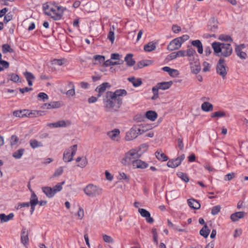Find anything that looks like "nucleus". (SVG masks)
<instances>
[{
    "label": "nucleus",
    "instance_id": "nucleus-1",
    "mask_svg": "<svg viewBox=\"0 0 248 248\" xmlns=\"http://www.w3.org/2000/svg\"><path fill=\"white\" fill-rule=\"evenodd\" d=\"M127 93L126 91L124 89H118L114 92H107L103 99L106 110L107 111H117L123 103L121 97L126 96Z\"/></svg>",
    "mask_w": 248,
    "mask_h": 248
},
{
    "label": "nucleus",
    "instance_id": "nucleus-2",
    "mask_svg": "<svg viewBox=\"0 0 248 248\" xmlns=\"http://www.w3.org/2000/svg\"><path fill=\"white\" fill-rule=\"evenodd\" d=\"M42 8L44 13L54 20L61 19L64 11L66 9L65 7L59 5L55 1H49L44 3Z\"/></svg>",
    "mask_w": 248,
    "mask_h": 248
},
{
    "label": "nucleus",
    "instance_id": "nucleus-3",
    "mask_svg": "<svg viewBox=\"0 0 248 248\" xmlns=\"http://www.w3.org/2000/svg\"><path fill=\"white\" fill-rule=\"evenodd\" d=\"M212 46L215 54L217 56L228 57L232 53V48L229 43L214 42Z\"/></svg>",
    "mask_w": 248,
    "mask_h": 248
},
{
    "label": "nucleus",
    "instance_id": "nucleus-4",
    "mask_svg": "<svg viewBox=\"0 0 248 248\" xmlns=\"http://www.w3.org/2000/svg\"><path fill=\"white\" fill-rule=\"evenodd\" d=\"M141 156V154L139 153V150L132 149L125 154L121 163L124 166L132 165L136 159L140 158Z\"/></svg>",
    "mask_w": 248,
    "mask_h": 248
},
{
    "label": "nucleus",
    "instance_id": "nucleus-5",
    "mask_svg": "<svg viewBox=\"0 0 248 248\" xmlns=\"http://www.w3.org/2000/svg\"><path fill=\"white\" fill-rule=\"evenodd\" d=\"M147 130V129L143 126H134L126 133L125 139L127 141L132 140L139 135L144 133Z\"/></svg>",
    "mask_w": 248,
    "mask_h": 248
},
{
    "label": "nucleus",
    "instance_id": "nucleus-6",
    "mask_svg": "<svg viewBox=\"0 0 248 248\" xmlns=\"http://www.w3.org/2000/svg\"><path fill=\"white\" fill-rule=\"evenodd\" d=\"M83 191L87 196L91 198H95L102 194L103 189L97 186L89 184L83 189Z\"/></svg>",
    "mask_w": 248,
    "mask_h": 248
},
{
    "label": "nucleus",
    "instance_id": "nucleus-7",
    "mask_svg": "<svg viewBox=\"0 0 248 248\" xmlns=\"http://www.w3.org/2000/svg\"><path fill=\"white\" fill-rule=\"evenodd\" d=\"M227 68L224 59L220 58L217 63L216 72L223 79L226 78L227 74Z\"/></svg>",
    "mask_w": 248,
    "mask_h": 248
},
{
    "label": "nucleus",
    "instance_id": "nucleus-8",
    "mask_svg": "<svg viewBox=\"0 0 248 248\" xmlns=\"http://www.w3.org/2000/svg\"><path fill=\"white\" fill-rule=\"evenodd\" d=\"M77 150V145H74L66 149L63 153V160L65 162H71L73 159Z\"/></svg>",
    "mask_w": 248,
    "mask_h": 248
},
{
    "label": "nucleus",
    "instance_id": "nucleus-9",
    "mask_svg": "<svg viewBox=\"0 0 248 248\" xmlns=\"http://www.w3.org/2000/svg\"><path fill=\"white\" fill-rule=\"evenodd\" d=\"M188 60L190 62L189 64L190 65L191 72L194 74L199 73L201 70L199 59L193 58V60H192L191 58H188Z\"/></svg>",
    "mask_w": 248,
    "mask_h": 248
},
{
    "label": "nucleus",
    "instance_id": "nucleus-10",
    "mask_svg": "<svg viewBox=\"0 0 248 248\" xmlns=\"http://www.w3.org/2000/svg\"><path fill=\"white\" fill-rule=\"evenodd\" d=\"M246 46L244 44L235 45V52L236 55L241 60H246L248 58L247 54L243 51Z\"/></svg>",
    "mask_w": 248,
    "mask_h": 248
},
{
    "label": "nucleus",
    "instance_id": "nucleus-11",
    "mask_svg": "<svg viewBox=\"0 0 248 248\" xmlns=\"http://www.w3.org/2000/svg\"><path fill=\"white\" fill-rule=\"evenodd\" d=\"M185 157V155L182 154L176 158L170 159L168 162L167 166L170 168H175L181 164Z\"/></svg>",
    "mask_w": 248,
    "mask_h": 248
},
{
    "label": "nucleus",
    "instance_id": "nucleus-12",
    "mask_svg": "<svg viewBox=\"0 0 248 248\" xmlns=\"http://www.w3.org/2000/svg\"><path fill=\"white\" fill-rule=\"evenodd\" d=\"M179 40L180 39L177 37L170 41L168 45V50L170 51H173L180 48L181 47L182 43Z\"/></svg>",
    "mask_w": 248,
    "mask_h": 248
},
{
    "label": "nucleus",
    "instance_id": "nucleus-13",
    "mask_svg": "<svg viewBox=\"0 0 248 248\" xmlns=\"http://www.w3.org/2000/svg\"><path fill=\"white\" fill-rule=\"evenodd\" d=\"M111 85L108 82H104L99 86H97L95 90L96 92H98L97 97H101L102 93L106 91L107 88L109 89Z\"/></svg>",
    "mask_w": 248,
    "mask_h": 248
},
{
    "label": "nucleus",
    "instance_id": "nucleus-14",
    "mask_svg": "<svg viewBox=\"0 0 248 248\" xmlns=\"http://www.w3.org/2000/svg\"><path fill=\"white\" fill-rule=\"evenodd\" d=\"M138 211L141 216L145 218L148 223H152L154 222V219L151 217V214L149 211L143 208H139Z\"/></svg>",
    "mask_w": 248,
    "mask_h": 248
},
{
    "label": "nucleus",
    "instance_id": "nucleus-15",
    "mask_svg": "<svg viewBox=\"0 0 248 248\" xmlns=\"http://www.w3.org/2000/svg\"><path fill=\"white\" fill-rule=\"evenodd\" d=\"M132 166L134 168L144 169L148 166V164L139 158L136 159V160L133 162Z\"/></svg>",
    "mask_w": 248,
    "mask_h": 248
},
{
    "label": "nucleus",
    "instance_id": "nucleus-16",
    "mask_svg": "<svg viewBox=\"0 0 248 248\" xmlns=\"http://www.w3.org/2000/svg\"><path fill=\"white\" fill-rule=\"evenodd\" d=\"M26 112L24 113L25 114L24 115V117H28L31 118H33L35 117L40 116L42 115L43 111H38V110H31L30 111L28 109H24Z\"/></svg>",
    "mask_w": 248,
    "mask_h": 248
},
{
    "label": "nucleus",
    "instance_id": "nucleus-17",
    "mask_svg": "<svg viewBox=\"0 0 248 248\" xmlns=\"http://www.w3.org/2000/svg\"><path fill=\"white\" fill-rule=\"evenodd\" d=\"M186 56V51L185 50H179L178 51L173 52L171 53L168 55L170 59L172 60L177 57H184Z\"/></svg>",
    "mask_w": 248,
    "mask_h": 248
},
{
    "label": "nucleus",
    "instance_id": "nucleus-18",
    "mask_svg": "<svg viewBox=\"0 0 248 248\" xmlns=\"http://www.w3.org/2000/svg\"><path fill=\"white\" fill-rule=\"evenodd\" d=\"M246 213L243 211L237 212L232 214L231 215V219L232 221H237L239 219L244 217Z\"/></svg>",
    "mask_w": 248,
    "mask_h": 248
},
{
    "label": "nucleus",
    "instance_id": "nucleus-19",
    "mask_svg": "<svg viewBox=\"0 0 248 248\" xmlns=\"http://www.w3.org/2000/svg\"><path fill=\"white\" fill-rule=\"evenodd\" d=\"M43 192L49 198H52L55 194L52 188L49 186H44L42 188Z\"/></svg>",
    "mask_w": 248,
    "mask_h": 248
},
{
    "label": "nucleus",
    "instance_id": "nucleus-20",
    "mask_svg": "<svg viewBox=\"0 0 248 248\" xmlns=\"http://www.w3.org/2000/svg\"><path fill=\"white\" fill-rule=\"evenodd\" d=\"M172 81L161 82L157 83V88L162 90H165L169 89L172 85Z\"/></svg>",
    "mask_w": 248,
    "mask_h": 248
},
{
    "label": "nucleus",
    "instance_id": "nucleus-21",
    "mask_svg": "<svg viewBox=\"0 0 248 248\" xmlns=\"http://www.w3.org/2000/svg\"><path fill=\"white\" fill-rule=\"evenodd\" d=\"M187 203L190 207L194 209H198L201 207L199 202L194 199L188 200Z\"/></svg>",
    "mask_w": 248,
    "mask_h": 248
},
{
    "label": "nucleus",
    "instance_id": "nucleus-22",
    "mask_svg": "<svg viewBox=\"0 0 248 248\" xmlns=\"http://www.w3.org/2000/svg\"><path fill=\"white\" fill-rule=\"evenodd\" d=\"M23 75L25 77L27 81H28L29 86L32 85V80L35 79L34 76L31 73L28 71H26L23 73Z\"/></svg>",
    "mask_w": 248,
    "mask_h": 248
},
{
    "label": "nucleus",
    "instance_id": "nucleus-23",
    "mask_svg": "<svg viewBox=\"0 0 248 248\" xmlns=\"http://www.w3.org/2000/svg\"><path fill=\"white\" fill-rule=\"evenodd\" d=\"M191 45L197 48V50L199 53L202 54L203 53V46L200 40H193L191 42Z\"/></svg>",
    "mask_w": 248,
    "mask_h": 248
},
{
    "label": "nucleus",
    "instance_id": "nucleus-24",
    "mask_svg": "<svg viewBox=\"0 0 248 248\" xmlns=\"http://www.w3.org/2000/svg\"><path fill=\"white\" fill-rule=\"evenodd\" d=\"M145 117L151 121H154L157 117V114L155 111L149 110L146 112Z\"/></svg>",
    "mask_w": 248,
    "mask_h": 248
},
{
    "label": "nucleus",
    "instance_id": "nucleus-25",
    "mask_svg": "<svg viewBox=\"0 0 248 248\" xmlns=\"http://www.w3.org/2000/svg\"><path fill=\"white\" fill-rule=\"evenodd\" d=\"M127 79L129 82L132 83L133 86L135 87H138L140 86L142 83V80L140 78H136L134 77H129Z\"/></svg>",
    "mask_w": 248,
    "mask_h": 248
},
{
    "label": "nucleus",
    "instance_id": "nucleus-26",
    "mask_svg": "<svg viewBox=\"0 0 248 248\" xmlns=\"http://www.w3.org/2000/svg\"><path fill=\"white\" fill-rule=\"evenodd\" d=\"M156 157L161 161H165L168 160V157L161 150H158L155 153Z\"/></svg>",
    "mask_w": 248,
    "mask_h": 248
},
{
    "label": "nucleus",
    "instance_id": "nucleus-27",
    "mask_svg": "<svg viewBox=\"0 0 248 248\" xmlns=\"http://www.w3.org/2000/svg\"><path fill=\"white\" fill-rule=\"evenodd\" d=\"M14 217L13 213H10L8 215H6L5 214H0V220L1 223L8 222L11 220Z\"/></svg>",
    "mask_w": 248,
    "mask_h": 248
},
{
    "label": "nucleus",
    "instance_id": "nucleus-28",
    "mask_svg": "<svg viewBox=\"0 0 248 248\" xmlns=\"http://www.w3.org/2000/svg\"><path fill=\"white\" fill-rule=\"evenodd\" d=\"M133 56L132 54L128 53L124 58V61L126 62V64L129 66H132L135 63V60L132 58Z\"/></svg>",
    "mask_w": 248,
    "mask_h": 248
},
{
    "label": "nucleus",
    "instance_id": "nucleus-29",
    "mask_svg": "<svg viewBox=\"0 0 248 248\" xmlns=\"http://www.w3.org/2000/svg\"><path fill=\"white\" fill-rule=\"evenodd\" d=\"M21 241L24 246H26L29 243L28 234L26 232V229H23L22 231Z\"/></svg>",
    "mask_w": 248,
    "mask_h": 248
},
{
    "label": "nucleus",
    "instance_id": "nucleus-30",
    "mask_svg": "<svg viewBox=\"0 0 248 248\" xmlns=\"http://www.w3.org/2000/svg\"><path fill=\"white\" fill-rule=\"evenodd\" d=\"M202 109L205 112H209L213 110V106L208 102H204L202 104Z\"/></svg>",
    "mask_w": 248,
    "mask_h": 248
},
{
    "label": "nucleus",
    "instance_id": "nucleus-31",
    "mask_svg": "<svg viewBox=\"0 0 248 248\" xmlns=\"http://www.w3.org/2000/svg\"><path fill=\"white\" fill-rule=\"evenodd\" d=\"M120 131L118 129H115L107 133V135L112 140H115L116 138L118 137Z\"/></svg>",
    "mask_w": 248,
    "mask_h": 248
},
{
    "label": "nucleus",
    "instance_id": "nucleus-32",
    "mask_svg": "<svg viewBox=\"0 0 248 248\" xmlns=\"http://www.w3.org/2000/svg\"><path fill=\"white\" fill-rule=\"evenodd\" d=\"M156 48L155 44L153 42H150L144 46V50L147 52H151Z\"/></svg>",
    "mask_w": 248,
    "mask_h": 248
},
{
    "label": "nucleus",
    "instance_id": "nucleus-33",
    "mask_svg": "<svg viewBox=\"0 0 248 248\" xmlns=\"http://www.w3.org/2000/svg\"><path fill=\"white\" fill-rule=\"evenodd\" d=\"M210 232V230L208 229L207 224H204V226L200 230V234L204 237L207 238L209 235Z\"/></svg>",
    "mask_w": 248,
    "mask_h": 248
},
{
    "label": "nucleus",
    "instance_id": "nucleus-34",
    "mask_svg": "<svg viewBox=\"0 0 248 248\" xmlns=\"http://www.w3.org/2000/svg\"><path fill=\"white\" fill-rule=\"evenodd\" d=\"M186 55L189 58H191L192 60H193V58H198V57L195 50L192 48H188L187 49L186 52Z\"/></svg>",
    "mask_w": 248,
    "mask_h": 248
},
{
    "label": "nucleus",
    "instance_id": "nucleus-35",
    "mask_svg": "<svg viewBox=\"0 0 248 248\" xmlns=\"http://www.w3.org/2000/svg\"><path fill=\"white\" fill-rule=\"evenodd\" d=\"M30 144L32 148L35 149L38 147L43 146V144L41 142L38 141L36 140L33 139L30 141Z\"/></svg>",
    "mask_w": 248,
    "mask_h": 248
},
{
    "label": "nucleus",
    "instance_id": "nucleus-36",
    "mask_svg": "<svg viewBox=\"0 0 248 248\" xmlns=\"http://www.w3.org/2000/svg\"><path fill=\"white\" fill-rule=\"evenodd\" d=\"M167 196H168L170 199L174 200L177 199L179 196V192L177 190H171L167 193Z\"/></svg>",
    "mask_w": 248,
    "mask_h": 248
},
{
    "label": "nucleus",
    "instance_id": "nucleus-37",
    "mask_svg": "<svg viewBox=\"0 0 248 248\" xmlns=\"http://www.w3.org/2000/svg\"><path fill=\"white\" fill-rule=\"evenodd\" d=\"M30 202V204L33 205H37L38 204V202H39V201L38 200V197L34 191L31 192Z\"/></svg>",
    "mask_w": 248,
    "mask_h": 248
},
{
    "label": "nucleus",
    "instance_id": "nucleus-38",
    "mask_svg": "<svg viewBox=\"0 0 248 248\" xmlns=\"http://www.w3.org/2000/svg\"><path fill=\"white\" fill-rule=\"evenodd\" d=\"M123 61H119L117 62H112L110 60H108L104 62V65L105 66L108 67L110 65H118V64H121L123 63Z\"/></svg>",
    "mask_w": 248,
    "mask_h": 248
},
{
    "label": "nucleus",
    "instance_id": "nucleus-39",
    "mask_svg": "<svg viewBox=\"0 0 248 248\" xmlns=\"http://www.w3.org/2000/svg\"><path fill=\"white\" fill-rule=\"evenodd\" d=\"M57 122L58 127H65L71 124V122L69 120H61Z\"/></svg>",
    "mask_w": 248,
    "mask_h": 248
},
{
    "label": "nucleus",
    "instance_id": "nucleus-40",
    "mask_svg": "<svg viewBox=\"0 0 248 248\" xmlns=\"http://www.w3.org/2000/svg\"><path fill=\"white\" fill-rule=\"evenodd\" d=\"M69 87L71 89L66 92V94L68 96H73L75 94V86L73 82H69Z\"/></svg>",
    "mask_w": 248,
    "mask_h": 248
},
{
    "label": "nucleus",
    "instance_id": "nucleus-41",
    "mask_svg": "<svg viewBox=\"0 0 248 248\" xmlns=\"http://www.w3.org/2000/svg\"><path fill=\"white\" fill-rule=\"evenodd\" d=\"M2 51L4 54L7 52L13 53L14 52L13 49H12L11 46L8 44H5L2 46Z\"/></svg>",
    "mask_w": 248,
    "mask_h": 248
},
{
    "label": "nucleus",
    "instance_id": "nucleus-42",
    "mask_svg": "<svg viewBox=\"0 0 248 248\" xmlns=\"http://www.w3.org/2000/svg\"><path fill=\"white\" fill-rule=\"evenodd\" d=\"M218 39L221 41H223L225 42H228L232 43L233 42L232 39L230 35H225V34H221L219 35L218 37Z\"/></svg>",
    "mask_w": 248,
    "mask_h": 248
},
{
    "label": "nucleus",
    "instance_id": "nucleus-43",
    "mask_svg": "<svg viewBox=\"0 0 248 248\" xmlns=\"http://www.w3.org/2000/svg\"><path fill=\"white\" fill-rule=\"evenodd\" d=\"M24 152V149H20L14 153L13 156L16 159H20L23 155Z\"/></svg>",
    "mask_w": 248,
    "mask_h": 248
},
{
    "label": "nucleus",
    "instance_id": "nucleus-44",
    "mask_svg": "<svg viewBox=\"0 0 248 248\" xmlns=\"http://www.w3.org/2000/svg\"><path fill=\"white\" fill-rule=\"evenodd\" d=\"M226 116V113L223 111H216L211 114L212 118H220Z\"/></svg>",
    "mask_w": 248,
    "mask_h": 248
},
{
    "label": "nucleus",
    "instance_id": "nucleus-45",
    "mask_svg": "<svg viewBox=\"0 0 248 248\" xmlns=\"http://www.w3.org/2000/svg\"><path fill=\"white\" fill-rule=\"evenodd\" d=\"M48 109L57 108L61 107V103L59 101L51 102L48 103Z\"/></svg>",
    "mask_w": 248,
    "mask_h": 248
},
{
    "label": "nucleus",
    "instance_id": "nucleus-46",
    "mask_svg": "<svg viewBox=\"0 0 248 248\" xmlns=\"http://www.w3.org/2000/svg\"><path fill=\"white\" fill-rule=\"evenodd\" d=\"M159 88H157V86L156 85L152 88V92L154 94L153 96L152 97V100H156L159 97L158 94V90Z\"/></svg>",
    "mask_w": 248,
    "mask_h": 248
},
{
    "label": "nucleus",
    "instance_id": "nucleus-47",
    "mask_svg": "<svg viewBox=\"0 0 248 248\" xmlns=\"http://www.w3.org/2000/svg\"><path fill=\"white\" fill-rule=\"evenodd\" d=\"M9 67V63L4 60H0V72L3 71L4 69H7Z\"/></svg>",
    "mask_w": 248,
    "mask_h": 248
},
{
    "label": "nucleus",
    "instance_id": "nucleus-48",
    "mask_svg": "<svg viewBox=\"0 0 248 248\" xmlns=\"http://www.w3.org/2000/svg\"><path fill=\"white\" fill-rule=\"evenodd\" d=\"M10 79L14 82H21L20 78L18 75L16 74H11L9 75Z\"/></svg>",
    "mask_w": 248,
    "mask_h": 248
},
{
    "label": "nucleus",
    "instance_id": "nucleus-49",
    "mask_svg": "<svg viewBox=\"0 0 248 248\" xmlns=\"http://www.w3.org/2000/svg\"><path fill=\"white\" fill-rule=\"evenodd\" d=\"M151 62L149 60H143L139 62L137 64L139 68H141L150 65Z\"/></svg>",
    "mask_w": 248,
    "mask_h": 248
},
{
    "label": "nucleus",
    "instance_id": "nucleus-50",
    "mask_svg": "<svg viewBox=\"0 0 248 248\" xmlns=\"http://www.w3.org/2000/svg\"><path fill=\"white\" fill-rule=\"evenodd\" d=\"M65 183L64 181H62L61 183H58L56 185H55L53 188L54 193L56 194L57 192L60 191L62 188V186Z\"/></svg>",
    "mask_w": 248,
    "mask_h": 248
},
{
    "label": "nucleus",
    "instance_id": "nucleus-51",
    "mask_svg": "<svg viewBox=\"0 0 248 248\" xmlns=\"http://www.w3.org/2000/svg\"><path fill=\"white\" fill-rule=\"evenodd\" d=\"M24 112H26L25 110H15L13 112V115L15 117H17L19 118H23L24 115L25 114L24 113Z\"/></svg>",
    "mask_w": 248,
    "mask_h": 248
},
{
    "label": "nucleus",
    "instance_id": "nucleus-52",
    "mask_svg": "<svg viewBox=\"0 0 248 248\" xmlns=\"http://www.w3.org/2000/svg\"><path fill=\"white\" fill-rule=\"evenodd\" d=\"M93 59L95 61H97L100 64L103 63L104 65L105 57L104 56L100 55H95L93 56Z\"/></svg>",
    "mask_w": 248,
    "mask_h": 248
},
{
    "label": "nucleus",
    "instance_id": "nucleus-53",
    "mask_svg": "<svg viewBox=\"0 0 248 248\" xmlns=\"http://www.w3.org/2000/svg\"><path fill=\"white\" fill-rule=\"evenodd\" d=\"M112 28L113 30H111V29H110L108 35V38L109 40L112 44L113 43L115 39L114 33L113 31L114 28L113 26H112Z\"/></svg>",
    "mask_w": 248,
    "mask_h": 248
},
{
    "label": "nucleus",
    "instance_id": "nucleus-54",
    "mask_svg": "<svg viewBox=\"0 0 248 248\" xmlns=\"http://www.w3.org/2000/svg\"><path fill=\"white\" fill-rule=\"evenodd\" d=\"M177 176L185 182L189 181V178L187 174L185 173L179 172L177 173Z\"/></svg>",
    "mask_w": 248,
    "mask_h": 248
},
{
    "label": "nucleus",
    "instance_id": "nucleus-55",
    "mask_svg": "<svg viewBox=\"0 0 248 248\" xmlns=\"http://www.w3.org/2000/svg\"><path fill=\"white\" fill-rule=\"evenodd\" d=\"M103 240L108 243H113L114 242L113 239L110 236L108 235L107 234H103Z\"/></svg>",
    "mask_w": 248,
    "mask_h": 248
},
{
    "label": "nucleus",
    "instance_id": "nucleus-56",
    "mask_svg": "<svg viewBox=\"0 0 248 248\" xmlns=\"http://www.w3.org/2000/svg\"><path fill=\"white\" fill-rule=\"evenodd\" d=\"M221 209V206L220 205H216L214 206L211 210L212 215L215 216L217 215Z\"/></svg>",
    "mask_w": 248,
    "mask_h": 248
},
{
    "label": "nucleus",
    "instance_id": "nucleus-57",
    "mask_svg": "<svg viewBox=\"0 0 248 248\" xmlns=\"http://www.w3.org/2000/svg\"><path fill=\"white\" fill-rule=\"evenodd\" d=\"M145 119V116L141 114H137L134 117V120L138 122H143Z\"/></svg>",
    "mask_w": 248,
    "mask_h": 248
},
{
    "label": "nucleus",
    "instance_id": "nucleus-58",
    "mask_svg": "<svg viewBox=\"0 0 248 248\" xmlns=\"http://www.w3.org/2000/svg\"><path fill=\"white\" fill-rule=\"evenodd\" d=\"M19 140L18 137L16 135H13L11 137L10 143L12 146L15 145Z\"/></svg>",
    "mask_w": 248,
    "mask_h": 248
},
{
    "label": "nucleus",
    "instance_id": "nucleus-59",
    "mask_svg": "<svg viewBox=\"0 0 248 248\" xmlns=\"http://www.w3.org/2000/svg\"><path fill=\"white\" fill-rule=\"evenodd\" d=\"M203 68L202 70L204 72H208L210 71L211 66H210V64L208 62H203Z\"/></svg>",
    "mask_w": 248,
    "mask_h": 248
},
{
    "label": "nucleus",
    "instance_id": "nucleus-60",
    "mask_svg": "<svg viewBox=\"0 0 248 248\" xmlns=\"http://www.w3.org/2000/svg\"><path fill=\"white\" fill-rule=\"evenodd\" d=\"M38 97L42 99L44 101H45L48 99V95L45 93H39L38 94Z\"/></svg>",
    "mask_w": 248,
    "mask_h": 248
},
{
    "label": "nucleus",
    "instance_id": "nucleus-61",
    "mask_svg": "<svg viewBox=\"0 0 248 248\" xmlns=\"http://www.w3.org/2000/svg\"><path fill=\"white\" fill-rule=\"evenodd\" d=\"M80 161L81 162L77 166L81 168H84L88 164V161L86 158H83Z\"/></svg>",
    "mask_w": 248,
    "mask_h": 248
},
{
    "label": "nucleus",
    "instance_id": "nucleus-62",
    "mask_svg": "<svg viewBox=\"0 0 248 248\" xmlns=\"http://www.w3.org/2000/svg\"><path fill=\"white\" fill-rule=\"evenodd\" d=\"M12 18L13 16L12 14L9 13L5 16L3 21L5 23H7L9 21H11L12 19Z\"/></svg>",
    "mask_w": 248,
    "mask_h": 248
},
{
    "label": "nucleus",
    "instance_id": "nucleus-63",
    "mask_svg": "<svg viewBox=\"0 0 248 248\" xmlns=\"http://www.w3.org/2000/svg\"><path fill=\"white\" fill-rule=\"evenodd\" d=\"M63 171V168L62 167H60L55 170L53 175L54 176H59L62 173Z\"/></svg>",
    "mask_w": 248,
    "mask_h": 248
},
{
    "label": "nucleus",
    "instance_id": "nucleus-64",
    "mask_svg": "<svg viewBox=\"0 0 248 248\" xmlns=\"http://www.w3.org/2000/svg\"><path fill=\"white\" fill-rule=\"evenodd\" d=\"M172 30L174 33H177L181 31V29L179 26L174 25L172 27Z\"/></svg>",
    "mask_w": 248,
    "mask_h": 248
}]
</instances>
